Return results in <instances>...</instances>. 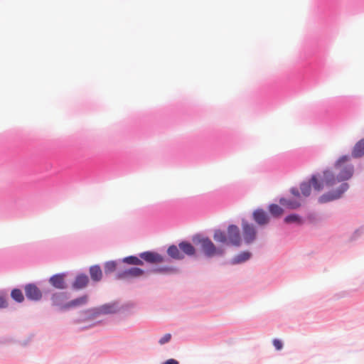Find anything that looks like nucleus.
I'll list each match as a JSON object with an SVG mask.
<instances>
[{"instance_id":"obj_1","label":"nucleus","mask_w":364,"mask_h":364,"mask_svg":"<svg viewBox=\"0 0 364 364\" xmlns=\"http://www.w3.org/2000/svg\"><path fill=\"white\" fill-rule=\"evenodd\" d=\"M338 171V173L335 174L333 171L326 168L323 171L322 176H320V191L323 189V186L331 188L320 196V203H327L340 200L350 188L348 181L354 175V165L353 164H346Z\"/></svg>"},{"instance_id":"obj_2","label":"nucleus","mask_w":364,"mask_h":364,"mask_svg":"<svg viewBox=\"0 0 364 364\" xmlns=\"http://www.w3.org/2000/svg\"><path fill=\"white\" fill-rule=\"evenodd\" d=\"M194 241L201 245V248L205 255L209 257L215 255H222L224 250L217 248L213 242L208 237H197Z\"/></svg>"},{"instance_id":"obj_3","label":"nucleus","mask_w":364,"mask_h":364,"mask_svg":"<svg viewBox=\"0 0 364 364\" xmlns=\"http://www.w3.org/2000/svg\"><path fill=\"white\" fill-rule=\"evenodd\" d=\"M290 192L295 197V199H286L284 198H282L279 199V203L289 209H297L301 205L303 198L301 196L299 191L296 188H291Z\"/></svg>"},{"instance_id":"obj_4","label":"nucleus","mask_w":364,"mask_h":364,"mask_svg":"<svg viewBox=\"0 0 364 364\" xmlns=\"http://www.w3.org/2000/svg\"><path fill=\"white\" fill-rule=\"evenodd\" d=\"M242 229L243 240L246 244H251L256 240L257 232L254 225L243 220Z\"/></svg>"},{"instance_id":"obj_5","label":"nucleus","mask_w":364,"mask_h":364,"mask_svg":"<svg viewBox=\"0 0 364 364\" xmlns=\"http://www.w3.org/2000/svg\"><path fill=\"white\" fill-rule=\"evenodd\" d=\"M227 232L228 243L236 247L240 246L242 240L239 228L235 225H230Z\"/></svg>"},{"instance_id":"obj_6","label":"nucleus","mask_w":364,"mask_h":364,"mask_svg":"<svg viewBox=\"0 0 364 364\" xmlns=\"http://www.w3.org/2000/svg\"><path fill=\"white\" fill-rule=\"evenodd\" d=\"M143 269L138 267H132L118 274L117 278L128 279L131 278L139 277L144 274Z\"/></svg>"},{"instance_id":"obj_7","label":"nucleus","mask_w":364,"mask_h":364,"mask_svg":"<svg viewBox=\"0 0 364 364\" xmlns=\"http://www.w3.org/2000/svg\"><path fill=\"white\" fill-rule=\"evenodd\" d=\"M24 290L26 296L28 299L38 301L42 296L41 290L33 284L26 285Z\"/></svg>"},{"instance_id":"obj_8","label":"nucleus","mask_w":364,"mask_h":364,"mask_svg":"<svg viewBox=\"0 0 364 364\" xmlns=\"http://www.w3.org/2000/svg\"><path fill=\"white\" fill-rule=\"evenodd\" d=\"M314 188H317L318 183H317V176H313L311 180L309 182H304L301 184L300 189L301 191V197H308L311 194V187Z\"/></svg>"},{"instance_id":"obj_9","label":"nucleus","mask_w":364,"mask_h":364,"mask_svg":"<svg viewBox=\"0 0 364 364\" xmlns=\"http://www.w3.org/2000/svg\"><path fill=\"white\" fill-rule=\"evenodd\" d=\"M139 257L141 259L150 264H159L164 261L161 255L156 252L149 251L141 253Z\"/></svg>"},{"instance_id":"obj_10","label":"nucleus","mask_w":364,"mask_h":364,"mask_svg":"<svg viewBox=\"0 0 364 364\" xmlns=\"http://www.w3.org/2000/svg\"><path fill=\"white\" fill-rule=\"evenodd\" d=\"M253 220L259 225H265L269 223V218L267 213L262 209H257L252 214Z\"/></svg>"},{"instance_id":"obj_11","label":"nucleus","mask_w":364,"mask_h":364,"mask_svg":"<svg viewBox=\"0 0 364 364\" xmlns=\"http://www.w3.org/2000/svg\"><path fill=\"white\" fill-rule=\"evenodd\" d=\"M65 277V275L64 274H55L50 278L49 282L54 287L63 289L66 287Z\"/></svg>"},{"instance_id":"obj_12","label":"nucleus","mask_w":364,"mask_h":364,"mask_svg":"<svg viewBox=\"0 0 364 364\" xmlns=\"http://www.w3.org/2000/svg\"><path fill=\"white\" fill-rule=\"evenodd\" d=\"M364 156V138L358 140L352 149L351 156L359 159Z\"/></svg>"},{"instance_id":"obj_13","label":"nucleus","mask_w":364,"mask_h":364,"mask_svg":"<svg viewBox=\"0 0 364 364\" xmlns=\"http://www.w3.org/2000/svg\"><path fill=\"white\" fill-rule=\"evenodd\" d=\"M88 298L87 296H82L75 299L72 300L62 306L63 309H68L70 308H75L85 305L87 302Z\"/></svg>"},{"instance_id":"obj_14","label":"nucleus","mask_w":364,"mask_h":364,"mask_svg":"<svg viewBox=\"0 0 364 364\" xmlns=\"http://www.w3.org/2000/svg\"><path fill=\"white\" fill-rule=\"evenodd\" d=\"M88 282L89 279L87 275L80 274L76 277L73 286L77 289H82L87 286Z\"/></svg>"},{"instance_id":"obj_15","label":"nucleus","mask_w":364,"mask_h":364,"mask_svg":"<svg viewBox=\"0 0 364 364\" xmlns=\"http://www.w3.org/2000/svg\"><path fill=\"white\" fill-rule=\"evenodd\" d=\"M350 161V156L349 154H344L338 157L333 164V168L335 170H338L339 168L343 167L346 164H348Z\"/></svg>"},{"instance_id":"obj_16","label":"nucleus","mask_w":364,"mask_h":364,"mask_svg":"<svg viewBox=\"0 0 364 364\" xmlns=\"http://www.w3.org/2000/svg\"><path fill=\"white\" fill-rule=\"evenodd\" d=\"M178 247L184 254L189 256L193 255L196 252L194 247L191 243L187 242H180Z\"/></svg>"},{"instance_id":"obj_17","label":"nucleus","mask_w":364,"mask_h":364,"mask_svg":"<svg viewBox=\"0 0 364 364\" xmlns=\"http://www.w3.org/2000/svg\"><path fill=\"white\" fill-rule=\"evenodd\" d=\"M90 274L91 279L95 282H98L102 279V272L98 265L92 266L90 268Z\"/></svg>"},{"instance_id":"obj_18","label":"nucleus","mask_w":364,"mask_h":364,"mask_svg":"<svg viewBox=\"0 0 364 364\" xmlns=\"http://www.w3.org/2000/svg\"><path fill=\"white\" fill-rule=\"evenodd\" d=\"M168 255L175 259H182L184 257L176 245H171L168 248Z\"/></svg>"},{"instance_id":"obj_19","label":"nucleus","mask_w":364,"mask_h":364,"mask_svg":"<svg viewBox=\"0 0 364 364\" xmlns=\"http://www.w3.org/2000/svg\"><path fill=\"white\" fill-rule=\"evenodd\" d=\"M251 253L248 251H244L236 255L232 259V264L242 263L251 257Z\"/></svg>"},{"instance_id":"obj_20","label":"nucleus","mask_w":364,"mask_h":364,"mask_svg":"<svg viewBox=\"0 0 364 364\" xmlns=\"http://www.w3.org/2000/svg\"><path fill=\"white\" fill-rule=\"evenodd\" d=\"M67 299V296L63 293H59L53 294L52 296V302L53 305L59 306H60V309L63 310L62 309V306L65 304H63V301H64Z\"/></svg>"},{"instance_id":"obj_21","label":"nucleus","mask_w":364,"mask_h":364,"mask_svg":"<svg viewBox=\"0 0 364 364\" xmlns=\"http://www.w3.org/2000/svg\"><path fill=\"white\" fill-rule=\"evenodd\" d=\"M284 222L286 223H295L297 225H301L303 223L301 218L297 214H291L287 216L284 218Z\"/></svg>"},{"instance_id":"obj_22","label":"nucleus","mask_w":364,"mask_h":364,"mask_svg":"<svg viewBox=\"0 0 364 364\" xmlns=\"http://www.w3.org/2000/svg\"><path fill=\"white\" fill-rule=\"evenodd\" d=\"M213 239L216 242H222V243H228V238L226 236V234L220 230H216L213 235Z\"/></svg>"},{"instance_id":"obj_23","label":"nucleus","mask_w":364,"mask_h":364,"mask_svg":"<svg viewBox=\"0 0 364 364\" xmlns=\"http://www.w3.org/2000/svg\"><path fill=\"white\" fill-rule=\"evenodd\" d=\"M269 211L274 217H279L283 214V209L277 204H271L269 206Z\"/></svg>"},{"instance_id":"obj_24","label":"nucleus","mask_w":364,"mask_h":364,"mask_svg":"<svg viewBox=\"0 0 364 364\" xmlns=\"http://www.w3.org/2000/svg\"><path fill=\"white\" fill-rule=\"evenodd\" d=\"M364 233V227L361 226L356 230H355L352 234L350 235L348 242H355L358 240L362 235Z\"/></svg>"},{"instance_id":"obj_25","label":"nucleus","mask_w":364,"mask_h":364,"mask_svg":"<svg viewBox=\"0 0 364 364\" xmlns=\"http://www.w3.org/2000/svg\"><path fill=\"white\" fill-rule=\"evenodd\" d=\"M123 262L129 264L143 265L144 262L141 259L135 256H129L124 258Z\"/></svg>"},{"instance_id":"obj_26","label":"nucleus","mask_w":364,"mask_h":364,"mask_svg":"<svg viewBox=\"0 0 364 364\" xmlns=\"http://www.w3.org/2000/svg\"><path fill=\"white\" fill-rule=\"evenodd\" d=\"M11 297L18 302H22L24 299V296L22 291L20 289H15L11 291Z\"/></svg>"},{"instance_id":"obj_27","label":"nucleus","mask_w":364,"mask_h":364,"mask_svg":"<svg viewBox=\"0 0 364 364\" xmlns=\"http://www.w3.org/2000/svg\"><path fill=\"white\" fill-rule=\"evenodd\" d=\"M100 311L103 314H113L116 312V307L114 304H105L100 307Z\"/></svg>"},{"instance_id":"obj_28","label":"nucleus","mask_w":364,"mask_h":364,"mask_svg":"<svg viewBox=\"0 0 364 364\" xmlns=\"http://www.w3.org/2000/svg\"><path fill=\"white\" fill-rule=\"evenodd\" d=\"M117 264L115 262L109 261L105 264V272L106 274H109L115 271Z\"/></svg>"},{"instance_id":"obj_29","label":"nucleus","mask_w":364,"mask_h":364,"mask_svg":"<svg viewBox=\"0 0 364 364\" xmlns=\"http://www.w3.org/2000/svg\"><path fill=\"white\" fill-rule=\"evenodd\" d=\"M171 335L170 333H166L159 340V342L161 345H163L168 343L171 340Z\"/></svg>"},{"instance_id":"obj_30","label":"nucleus","mask_w":364,"mask_h":364,"mask_svg":"<svg viewBox=\"0 0 364 364\" xmlns=\"http://www.w3.org/2000/svg\"><path fill=\"white\" fill-rule=\"evenodd\" d=\"M272 343H273L274 348L277 350H282V348H283L282 342L279 339H274Z\"/></svg>"},{"instance_id":"obj_31","label":"nucleus","mask_w":364,"mask_h":364,"mask_svg":"<svg viewBox=\"0 0 364 364\" xmlns=\"http://www.w3.org/2000/svg\"><path fill=\"white\" fill-rule=\"evenodd\" d=\"M6 306V301L4 297L0 296V308Z\"/></svg>"},{"instance_id":"obj_32","label":"nucleus","mask_w":364,"mask_h":364,"mask_svg":"<svg viewBox=\"0 0 364 364\" xmlns=\"http://www.w3.org/2000/svg\"><path fill=\"white\" fill-rule=\"evenodd\" d=\"M164 364H179L178 362L174 359H168Z\"/></svg>"},{"instance_id":"obj_33","label":"nucleus","mask_w":364,"mask_h":364,"mask_svg":"<svg viewBox=\"0 0 364 364\" xmlns=\"http://www.w3.org/2000/svg\"><path fill=\"white\" fill-rule=\"evenodd\" d=\"M348 294V292H347V291H342V292L336 295V296H337L338 299H339V298L345 297Z\"/></svg>"}]
</instances>
